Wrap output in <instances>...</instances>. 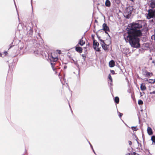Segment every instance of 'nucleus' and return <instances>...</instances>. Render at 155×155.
I'll return each instance as SVG.
<instances>
[{"label":"nucleus","instance_id":"5","mask_svg":"<svg viewBox=\"0 0 155 155\" xmlns=\"http://www.w3.org/2000/svg\"><path fill=\"white\" fill-rule=\"evenodd\" d=\"M23 31L24 33V35H25L29 31V30L31 29V27L29 26L28 25H26L23 28Z\"/></svg>","mask_w":155,"mask_h":155},{"label":"nucleus","instance_id":"49","mask_svg":"<svg viewBox=\"0 0 155 155\" xmlns=\"http://www.w3.org/2000/svg\"><path fill=\"white\" fill-rule=\"evenodd\" d=\"M67 68V66H65L64 67V69H66Z\"/></svg>","mask_w":155,"mask_h":155},{"label":"nucleus","instance_id":"39","mask_svg":"<svg viewBox=\"0 0 155 155\" xmlns=\"http://www.w3.org/2000/svg\"><path fill=\"white\" fill-rule=\"evenodd\" d=\"M81 56L83 57V58H84V57H85V58H86V55L85 54H82V55H81Z\"/></svg>","mask_w":155,"mask_h":155},{"label":"nucleus","instance_id":"30","mask_svg":"<svg viewBox=\"0 0 155 155\" xmlns=\"http://www.w3.org/2000/svg\"><path fill=\"white\" fill-rule=\"evenodd\" d=\"M118 113L119 114H118V116H119V117L120 118H121V117L123 115V114L122 113H120L119 112H118Z\"/></svg>","mask_w":155,"mask_h":155},{"label":"nucleus","instance_id":"60","mask_svg":"<svg viewBox=\"0 0 155 155\" xmlns=\"http://www.w3.org/2000/svg\"><path fill=\"white\" fill-rule=\"evenodd\" d=\"M138 118H139V122H140V120L139 117H138Z\"/></svg>","mask_w":155,"mask_h":155},{"label":"nucleus","instance_id":"32","mask_svg":"<svg viewBox=\"0 0 155 155\" xmlns=\"http://www.w3.org/2000/svg\"><path fill=\"white\" fill-rule=\"evenodd\" d=\"M110 71V72L111 73V74H115V71L113 70H111Z\"/></svg>","mask_w":155,"mask_h":155},{"label":"nucleus","instance_id":"31","mask_svg":"<svg viewBox=\"0 0 155 155\" xmlns=\"http://www.w3.org/2000/svg\"><path fill=\"white\" fill-rule=\"evenodd\" d=\"M51 65L52 67H54V66L55 65V63H54L51 62Z\"/></svg>","mask_w":155,"mask_h":155},{"label":"nucleus","instance_id":"38","mask_svg":"<svg viewBox=\"0 0 155 155\" xmlns=\"http://www.w3.org/2000/svg\"><path fill=\"white\" fill-rule=\"evenodd\" d=\"M128 143L130 145H131L132 144V142L131 141L129 140Z\"/></svg>","mask_w":155,"mask_h":155},{"label":"nucleus","instance_id":"54","mask_svg":"<svg viewBox=\"0 0 155 155\" xmlns=\"http://www.w3.org/2000/svg\"><path fill=\"white\" fill-rule=\"evenodd\" d=\"M95 22L97 23V20H95Z\"/></svg>","mask_w":155,"mask_h":155},{"label":"nucleus","instance_id":"22","mask_svg":"<svg viewBox=\"0 0 155 155\" xmlns=\"http://www.w3.org/2000/svg\"><path fill=\"white\" fill-rule=\"evenodd\" d=\"M151 140L152 141L153 143L155 144V136L153 135L151 137Z\"/></svg>","mask_w":155,"mask_h":155},{"label":"nucleus","instance_id":"33","mask_svg":"<svg viewBox=\"0 0 155 155\" xmlns=\"http://www.w3.org/2000/svg\"><path fill=\"white\" fill-rule=\"evenodd\" d=\"M96 35H97V38H98V39H99H99H100V38H101V37L99 36L98 34H97V33H96Z\"/></svg>","mask_w":155,"mask_h":155},{"label":"nucleus","instance_id":"10","mask_svg":"<svg viewBox=\"0 0 155 155\" xmlns=\"http://www.w3.org/2000/svg\"><path fill=\"white\" fill-rule=\"evenodd\" d=\"M101 45L102 48L104 51H107L108 50L107 46H109V45H107L105 43L101 44Z\"/></svg>","mask_w":155,"mask_h":155},{"label":"nucleus","instance_id":"62","mask_svg":"<svg viewBox=\"0 0 155 155\" xmlns=\"http://www.w3.org/2000/svg\"><path fill=\"white\" fill-rule=\"evenodd\" d=\"M79 73H80V70L79 71V73H78V75H79Z\"/></svg>","mask_w":155,"mask_h":155},{"label":"nucleus","instance_id":"1","mask_svg":"<svg viewBox=\"0 0 155 155\" xmlns=\"http://www.w3.org/2000/svg\"><path fill=\"white\" fill-rule=\"evenodd\" d=\"M144 24L142 20H138L136 22H133L128 25L127 30L128 35L127 38L131 46L134 48H138L140 47V39L138 37L142 35L143 29H140Z\"/></svg>","mask_w":155,"mask_h":155},{"label":"nucleus","instance_id":"57","mask_svg":"<svg viewBox=\"0 0 155 155\" xmlns=\"http://www.w3.org/2000/svg\"><path fill=\"white\" fill-rule=\"evenodd\" d=\"M126 155H130V153H128V154H127Z\"/></svg>","mask_w":155,"mask_h":155},{"label":"nucleus","instance_id":"16","mask_svg":"<svg viewBox=\"0 0 155 155\" xmlns=\"http://www.w3.org/2000/svg\"><path fill=\"white\" fill-rule=\"evenodd\" d=\"M111 3L109 0H106L105 5L106 6L109 7L110 6Z\"/></svg>","mask_w":155,"mask_h":155},{"label":"nucleus","instance_id":"63","mask_svg":"<svg viewBox=\"0 0 155 155\" xmlns=\"http://www.w3.org/2000/svg\"><path fill=\"white\" fill-rule=\"evenodd\" d=\"M139 145H140V146H141V143H140Z\"/></svg>","mask_w":155,"mask_h":155},{"label":"nucleus","instance_id":"55","mask_svg":"<svg viewBox=\"0 0 155 155\" xmlns=\"http://www.w3.org/2000/svg\"><path fill=\"white\" fill-rule=\"evenodd\" d=\"M143 134H142V137H143V140H144V138H143Z\"/></svg>","mask_w":155,"mask_h":155},{"label":"nucleus","instance_id":"11","mask_svg":"<svg viewBox=\"0 0 155 155\" xmlns=\"http://www.w3.org/2000/svg\"><path fill=\"white\" fill-rule=\"evenodd\" d=\"M147 132L149 135H151L153 134L152 128L150 127H148L147 128Z\"/></svg>","mask_w":155,"mask_h":155},{"label":"nucleus","instance_id":"12","mask_svg":"<svg viewBox=\"0 0 155 155\" xmlns=\"http://www.w3.org/2000/svg\"><path fill=\"white\" fill-rule=\"evenodd\" d=\"M109 66L110 68L114 67L115 65V62L113 60L110 61L109 63Z\"/></svg>","mask_w":155,"mask_h":155},{"label":"nucleus","instance_id":"61","mask_svg":"<svg viewBox=\"0 0 155 155\" xmlns=\"http://www.w3.org/2000/svg\"><path fill=\"white\" fill-rule=\"evenodd\" d=\"M146 31H148V29L147 28L146 29Z\"/></svg>","mask_w":155,"mask_h":155},{"label":"nucleus","instance_id":"20","mask_svg":"<svg viewBox=\"0 0 155 155\" xmlns=\"http://www.w3.org/2000/svg\"><path fill=\"white\" fill-rule=\"evenodd\" d=\"M148 80L149 81H148V82L149 83H151V84H153L155 82V79H149V80H148V79H147L145 81H148Z\"/></svg>","mask_w":155,"mask_h":155},{"label":"nucleus","instance_id":"6","mask_svg":"<svg viewBox=\"0 0 155 155\" xmlns=\"http://www.w3.org/2000/svg\"><path fill=\"white\" fill-rule=\"evenodd\" d=\"M102 29L99 30L98 31L101 30H103L104 31H110V30L109 28V27H108V26H107V24L105 23H104L102 25Z\"/></svg>","mask_w":155,"mask_h":155},{"label":"nucleus","instance_id":"42","mask_svg":"<svg viewBox=\"0 0 155 155\" xmlns=\"http://www.w3.org/2000/svg\"><path fill=\"white\" fill-rule=\"evenodd\" d=\"M12 63H11L9 65V68H10V67H12Z\"/></svg>","mask_w":155,"mask_h":155},{"label":"nucleus","instance_id":"26","mask_svg":"<svg viewBox=\"0 0 155 155\" xmlns=\"http://www.w3.org/2000/svg\"><path fill=\"white\" fill-rule=\"evenodd\" d=\"M89 142V143L93 152L94 153H95L96 154L94 150L93 149V148L92 145L89 142Z\"/></svg>","mask_w":155,"mask_h":155},{"label":"nucleus","instance_id":"3","mask_svg":"<svg viewBox=\"0 0 155 155\" xmlns=\"http://www.w3.org/2000/svg\"><path fill=\"white\" fill-rule=\"evenodd\" d=\"M99 43L97 42L96 40H94V41H93V47L95 51L99 52L101 51L100 50L101 47L99 48Z\"/></svg>","mask_w":155,"mask_h":155},{"label":"nucleus","instance_id":"58","mask_svg":"<svg viewBox=\"0 0 155 155\" xmlns=\"http://www.w3.org/2000/svg\"><path fill=\"white\" fill-rule=\"evenodd\" d=\"M107 35H108V36L109 37H110V35H109V34H107Z\"/></svg>","mask_w":155,"mask_h":155},{"label":"nucleus","instance_id":"28","mask_svg":"<svg viewBox=\"0 0 155 155\" xmlns=\"http://www.w3.org/2000/svg\"><path fill=\"white\" fill-rule=\"evenodd\" d=\"M13 42H12V43H11V44L9 45L10 46H9L8 49L11 48L12 47H13V46H14V45H13Z\"/></svg>","mask_w":155,"mask_h":155},{"label":"nucleus","instance_id":"19","mask_svg":"<svg viewBox=\"0 0 155 155\" xmlns=\"http://www.w3.org/2000/svg\"><path fill=\"white\" fill-rule=\"evenodd\" d=\"M148 80L149 81H148V82L149 83H151V84H153L155 82V79H149V80H148V79H147L145 81H148Z\"/></svg>","mask_w":155,"mask_h":155},{"label":"nucleus","instance_id":"37","mask_svg":"<svg viewBox=\"0 0 155 155\" xmlns=\"http://www.w3.org/2000/svg\"><path fill=\"white\" fill-rule=\"evenodd\" d=\"M57 51L58 52V53L59 54H61V51L60 50H57Z\"/></svg>","mask_w":155,"mask_h":155},{"label":"nucleus","instance_id":"35","mask_svg":"<svg viewBox=\"0 0 155 155\" xmlns=\"http://www.w3.org/2000/svg\"><path fill=\"white\" fill-rule=\"evenodd\" d=\"M99 40H100V41L101 42L103 43V44L105 43L104 42V40H103L100 39H99Z\"/></svg>","mask_w":155,"mask_h":155},{"label":"nucleus","instance_id":"51","mask_svg":"<svg viewBox=\"0 0 155 155\" xmlns=\"http://www.w3.org/2000/svg\"><path fill=\"white\" fill-rule=\"evenodd\" d=\"M85 58H86L84 57L83 58V59L84 60V61H85Z\"/></svg>","mask_w":155,"mask_h":155},{"label":"nucleus","instance_id":"8","mask_svg":"<svg viewBox=\"0 0 155 155\" xmlns=\"http://www.w3.org/2000/svg\"><path fill=\"white\" fill-rule=\"evenodd\" d=\"M33 30L32 28L31 27V29L25 35H27L28 37H31L33 35Z\"/></svg>","mask_w":155,"mask_h":155},{"label":"nucleus","instance_id":"41","mask_svg":"<svg viewBox=\"0 0 155 155\" xmlns=\"http://www.w3.org/2000/svg\"><path fill=\"white\" fill-rule=\"evenodd\" d=\"M137 153L135 152H133L132 154L133 155H137Z\"/></svg>","mask_w":155,"mask_h":155},{"label":"nucleus","instance_id":"2","mask_svg":"<svg viewBox=\"0 0 155 155\" xmlns=\"http://www.w3.org/2000/svg\"><path fill=\"white\" fill-rule=\"evenodd\" d=\"M134 8L133 6L127 7L125 9L124 15V17L127 19L130 18Z\"/></svg>","mask_w":155,"mask_h":155},{"label":"nucleus","instance_id":"7","mask_svg":"<svg viewBox=\"0 0 155 155\" xmlns=\"http://www.w3.org/2000/svg\"><path fill=\"white\" fill-rule=\"evenodd\" d=\"M75 50L76 51L79 53H81L82 52L83 49L82 48L79 46L78 45V44H77L76 46L75 47Z\"/></svg>","mask_w":155,"mask_h":155},{"label":"nucleus","instance_id":"14","mask_svg":"<svg viewBox=\"0 0 155 155\" xmlns=\"http://www.w3.org/2000/svg\"><path fill=\"white\" fill-rule=\"evenodd\" d=\"M83 37H82L80 39L79 41L78 44H79L81 46H83L85 44V42L82 39Z\"/></svg>","mask_w":155,"mask_h":155},{"label":"nucleus","instance_id":"27","mask_svg":"<svg viewBox=\"0 0 155 155\" xmlns=\"http://www.w3.org/2000/svg\"><path fill=\"white\" fill-rule=\"evenodd\" d=\"M72 60L73 61V62L74 63V64L76 65L77 67H79V64H78L77 61H75L73 59H72Z\"/></svg>","mask_w":155,"mask_h":155},{"label":"nucleus","instance_id":"46","mask_svg":"<svg viewBox=\"0 0 155 155\" xmlns=\"http://www.w3.org/2000/svg\"><path fill=\"white\" fill-rule=\"evenodd\" d=\"M136 140L137 141V143H138V145H139V144H140V143H139V142H138V140H137V139H136Z\"/></svg>","mask_w":155,"mask_h":155},{"label":"nucleus","instance_id":"13","mask_svg":"<svg viewBox=\"0 0 155 155\" xmlns=\"http://www.w3.org/2000/svg\"><path fill=\"white\" fill-rule=\"evenodd\" d=\"M140 88L141 91H143L146 89V87L145 84L144 83H142L140 85Z\"/></svg>","mask_w":155,"mask_h":155},{"label":"nucleus","instance_id":"59","mask_svg":"<svg viewBox=\"0 0 155 155\" xmlns=\"http://www.w3.org/2000/svg\"><path fill=\"white\" fill-rule=\"evenodd\" d=\"M152 58H150V60H152Z\"/></svg>","mask_w":155,"mask_h":155},{"label":"nucleus","instance_id":"52","mask_svg":"<svg viewBox=\"0 0 155 155\" xmlns=\"http://www.w3.org/2000/svg\"><path fill=\"white\" fill-rule=\"evenodd\" d=\"M69 107H70V108L71 109V112L72 113V110H71V107L70 106V105L69 104Z\"/></svg>","mask_w":155,"mask_h":155},{"label":"nucleus","instance_id":"50","mask_svg":"<svg viewBox=\"0 0 155 155\" xmlns=\"http://www.w3.org/2000/svg\"><path fill=\"white\" fill-rule=\"evenodd\" d=\"M23 48V47H20V50H21Z\"/></svg>","mask_w":155,"mask_h":155},{"label":"nucleus","instance_id":"17","mask_svg":"<svg viewBox=\"0 0 155 155\" xmlns=\"http://www.w3.org/2000/svg\"><path fill=\"white\" fill-rule=\"evenodd\" d=\"M114 102L116 104H117L119 103V98L118 97L116 96L115 97L114 99Z\"/></svg>","mask_w":155,"mask_h":155},{"label":"nucleus","instance_id":"34","mask_svg":"<svg viewBox=\"0 0 155 155\" xmlns=\"http://www.w3.org/2000/svg\"><path fill=\"white\" fill-rule=\"evenodd\" d=\"M94 35H91V38L93 40V41H94V40H95L94 39Z\"/></svg>","mask_w":155,"mask_h":155},{"label":"nucleus","instance_id":"36","mask_svg":"<svg viewBox=\"0 0 155 155\" xmlns=\"http://www.w3.org/2000/svg\"><path fill=\"white\" fill-rule=\"evenodd\" d=\"M150 94H155V91H153L152 92H150Z\"/></svg>","mask_w":155,"mask_h":155},{"label":"nucleus","instance_id":"53","mask_svg":"<svg viewBox=\"0 0 155 155\" xmlns=\"http://www.w3.org/2000/svg\"><path fill=\"white\" fill-rule=\"evenodd\" d=\"M90 45L89 43H88L87 44V46H89Z\"/></svg>","mask_w":155,"mask_h":155},{"label":"nucleus","instance_id":"44","mask_svg":"<svg viewBox=\"0 0 155 155\" xmlns=\"http://www.w3.org/2000/svg\"><path fill=\"white\" fill-rule=\"evenodd\" d=\"M152 63L154 64V65L155 66V61L153 60L152 61Z\"/></svg>","mask_w":155,"mask_h":155},{"label":"nucleus","instance_id":"40","mask_svg":"<svg viewBox=\"0 0 155 155\" xmlns=\"http://www.w3.org/2000/svg\"><path fill=\"white\" fill-rule=\"evenodd\" d=\"M32 0H31V5L32 6V13H33V7H32Z\"/></svg>","mask_w":155,"mask_h":155},{"label":"nucleus","instance_id":"48","mask_svg":"<svg viewBox=\"0 0 155 155\" xmlns=\"http://www.w3.org/2000/svg\"><path fill=\"white\" fill-rule=\"evenodd\" d=\"M105 31V33L106 34H108V33L107 32V31Z\"/></svg>","mask_w":155,"mask_h":155},{"label":"nucleus","instance_id":"47","mask_svg":"<svg viewBox=\"0 0 155 155\" xmlns=\"http://www.w3.org/2000/svg\"><path fill=\"white\" fill-rule=\"evenodd\" d=\"M52 69H53V70L54 71H55V68H54V67H52Z\"/></svg>","mask_w":155,"mask_h":155},{"label":"nucleus","instance_id":"23","mask_svg":"<svg viewBox=\"0 0 155 155\" xmlns=\"http://www.w3.org/2000/svg\"><path fill=\"white\" fill-rule=\"evenodd\" d=\"M34 53L36 56H37L39 54V51L37 50L34 51Z\"/></svg>","mask_w":155,"mask_h":155},{"label":"nucleus","instance_id":"64","mask_svg":"<svg viewBox=\"0 0 155 155\" xmlns=\"http://www.w3.org/2000/svg\"><path fill=\"white\" fill-rule=\"evenodd\" d=\"M137 155H140L139 154L137 153Z\"/></svg>","mask_w":155,"mask_h":155},{"label":"nucleus","instance_id":"25","mask_svg":"<svg viewBox=\"0 0 155 155\" xmlns=\"http://www.w3.org/2000/svg\"><path fill=\"white\" fill-rule=\"evenodd\" d=\"M138 104L139 105H142L143 104V102L142 100H139L138 102Z\"/></svg>","mask_w":155,"mask_h":155},{"label":"nucleus","instance_id":"29","mask_svg":"<svg viewBox=\"0 0 155 155\" xmlns=\"http://www.w3.org/2000/svg\"><path fill=\"white\" fill-rule=\"evenodd\" d=\"M116 3L117 4H119L120 2V0H114Z\"/></svg>","mask_w":155,"mask_h":155},{"label":"nucleus","instance_id":"45","mask_svg":"<svg viewBox=\"0 0 155 155\" xmlns=\"http://www.w3.org/2000/svg\"><path fill=\"white\" fill-rule=\"evenodd\" d=\"M135 137L136 138V139H137V140H138L137 137V136L136 135H135Z\"/></svg>","mask_w":155,"mask_h":155},{"label":"nucleus","instance_id":"43","mask_svg":"<svg viewBox=\"0 0 155 155\" xmlns=\"http://www.w3.org/2000/svg\"><path fill=\"white\" fill-rule=\"evenodd\" d=\"M4 54H5V55H7V54H8V52L7 51H5V52H4Z\"/></svg>","mask_w":155,"mask_h":155},{"label":"nucleus","instance_id":"18","mask_svg":"<svg viewBox=\"0 0 155 155\" xmlns=\"http://www.w3.org/2000/svg\"><path fill=\"white\" fill-rule=\"evenodd\" d=\"M146 73V75L147 76L150 77L153 75V73L152 72H149L146 71L145 72Z\"/></svg>","mask_w":155,"mask_h":155},{"label":"nucleus","instance_id":"24","mask_svg":"<svg viewBox=\"0 0 155 155\" xmlns=\"http://www.w3.org/2000/svg\"><path fill=\"white\" fill-rule=\"evenodd\" d=\"M131 128L134 131H137L138 130V129L137 127L132 126L131 127Z\"/></svg>","mask_w":155,"mask_h":155},{"label":"nucleus","instance_id":"21","mask_svg":"<svg viewBox=\"0 0 155 155\" xmlns=\"http://www.w3.org/2000/svg\"><path fill=\"white\" fill-rule=\"evenodd\" d=\"M108 79L110 81V84L111 85L112 84V79L110 74H109L108 77Z\"/></svg>","mask_w":155,"mask_h":155},{"label":"nucleus","instance_id":"9","mask_svg":"<svg viewBox=\"0 0 155 155\" xmlns=\"http://www.w3.org/2000/svg\"><path fill=\"white\" fill-rule=\"evenodd\" d=\"M150 7L153 9L155 7V0H151Z\"/></svg>","mask_w":155,"mask_h":155},{"label":"nucleus","instance_id":"4","mask_svg":"<svg viewBox=\"0 0 155 155\" xmlns=\"http://www.w3.org/2000/svg\"><path fill=\"white\" fill-rule=\"evenodd\" d=\"M148 12L147 18L148 19L155 18V9L153 10L151 8L148 11Z\"/></svg>","mask_w":155,"mask_h":155},{"label":"nucleus","instance_id":"15","mask_svg":"<svg viewBox=\"0 0 155 155\" xmlns=\"http://www.w3.org/2000/svg\"><path fill=\"white\" fill-rule=\"evenodd\" d=\"M58 59V57H53L52 55L51 54V58L50 60L51 62H56L57 61Z\"/></svg>","mask_w":155,"mask_h":155},{"label":"nucleus","instance_id":"56","mask_svg":"<svg viewBox=\"0 0 155 155\" xmlns=\"http://www.w3.org/2000/svg\"><path fill=\"white\" fill-rule=\"evenodd\" d=\"M140 96H142V93L141 92H140Z\"/></svg>","mask_w":155,"mask_h":155}]
</instances>
